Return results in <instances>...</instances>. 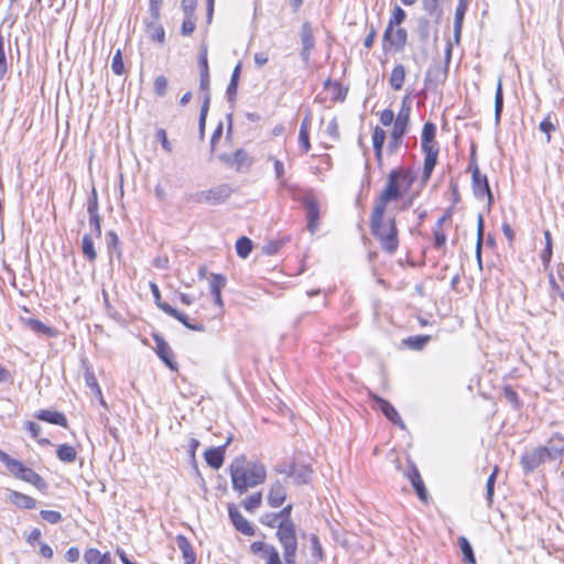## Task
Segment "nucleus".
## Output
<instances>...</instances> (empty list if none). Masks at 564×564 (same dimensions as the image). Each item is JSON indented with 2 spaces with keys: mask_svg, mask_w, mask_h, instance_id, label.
<instances>
[{
  "mask_svg": "<svg viewBox=\"0 0 564 564\" xmlns=\"http://www.w3.org/2000/svg\"><path fill=\"white\" fill-rule=\"evenodd\" d=\"M89 215V226L91 227L95 236L97 238L101 237V217L99 213L88 214Z\"/></svg>",
  "mask_w": 564,
  "mask_h": 564,
  "instance_id": "680f3d73",
  "label": "nucleus"
},
{
  "mask_svg": "<svg viewBox=\"0 0 564 564\" xmlns=\"http://www.w3.org/2000/svg\"><path fill=\"white\" fill-rule=\"evenodd\" d=\"M241 68L242 65L239 62L231 73L230 80L226 89V98L231 109H234L237 99V90L240 80Z\"/></svg>",
  "mask_w": 564,
  "mask_h": 564,
  "instance_id": "6ab92c4d",
  "label": "nucleus"
},
{
  "mask_svg": "<svg viewBox=\"0 0 564 564\" xmlns=\"http://www.w3.org/2000/svg\"><path fill=\"white\" fill-rule=\"evenodd\" d=\"M9 500L11 503L21 509L32 510L35 509L37 506L36 499L15 490L10 491Z\"/></svg>",
  "mask_w": 564,
  "mask_h": 564,
  "instance_id": "b1692460",
  "label": "nucleus"
},
{
  "mask_svg": "<svg viewBox=\"0 0 564 564\" xmlns=\"http://www.w3.org/2000/svg\"><path fill=\"white\" fill-rule=\"evenodd\" d=\"M282 550L285 564H296L299 539L295 523H283L275 532Z\"/></svg>",
  "mask_w": 564,
  "mask_h": 564,
  "instance_id": "39448f33",
  "label": "nucleus"
},
{
  "mask_svg": "<svg viewBox=\"0 0 564 564\" xmlns=\"http://www.w3.org/2000/svg\"><path fill=\"white\" fill-rule=\"evenodd\" d=\"M260 522L268 528L279 530L280 520L275 512H267L262 514L260 518Z\"/></svg>",
  "mask_w": 564,
  "mask_h": 564,
  "instance_id": "13d9d810",
  "label": "nucleus"
},
{
  "mask_svg": "<svg viewBox=\"0 0 564 564\" xmlns=\"http://www.w3.org/2000/svg\"><path fill=\"white\" fill-rule=\"evenodd\" d=\"M169 80L164 75H160L154 79L153 89L154 94L159 97H164L167 93Z\"/></svg>",
  "mask_w": 564,
  "mask_h": 564,
  "instance_id": "6e6d98bb",
  "label": "nucleus"
},
{
  "mask_svg": "<svg viewBox=\"0 0 564 564\" xmlns=\"http://www.w3.org/2000/svg\"><path fill=\"white\" fill-rule=\"evenodd\" d=\"M84 561L86 564H113L109 552L101 554L100 551L95 547L85 551Z\"/></svg>",
  "mask_w": 564,
  "mask_h": 564,
  "instance_id": "393cba45",
  "label": "nucleus"
},
{
  "mask_svg": "<svg viewBox=\"0 0 564 564\" xmlns=\"http://www.w3.org/2000/svg\"><path fill=\"white\" fill-rule=\"evenodd\" d=\"M159 20L160 19L152 18L151 21L147 22V32L153 41L163 43L165 40V32Z\"/></svg>",
  "mask_w": 564,
  "mask_h": 564,
  "instance_id": "473e14b6",
  "label": "nucleus"
},
{
  "mask_svg": "<svg viewBox=\"0 0 564 564\" xmlns=\"http://www.w3.org/2000/svg\"><path fill=\"white\" fill-rule=\"evenodd\" d=\"M300 35L302 47H306V50H313L315 46V37L310 22H304L302 24Z\"/></svg>",
  "mask_w": 564,
  "mask_h": 564,
  "instance_id": "e433bc0d",
  "label": "nucleus"
},
{
  "mask_svg": "<svg viewBox=\"0 0 564 564\" xmlns=\"http://www.w3.org/2000/svg\"><path fill=\"white\" fill-rule=\"evenodd\" d=\"M430 31H431V23H430L429 19H426L424 17L419 18L415 32L419 36V40L422 43H426L429 41L430 34H431Z\"/></svg>",
  "mask_w": 564,
  "mask_h": 564,
  "instance_id": "c03bdc74",
  "label": "nucleus"
},
{
  "mask_svg": "<svg viewBox=\"0 0 564 564\" xmlns=\"http://www.w3.org/2000/svg\"><path fill=\"white\" fill-rule=\"evenodd\" d=\"M406 18L405 11L399 7L398 4L394 7L392 15L390 17L388 21V30L390 31V28L400 26L404 22Z\"/></svg>",
  "mask_w": 564,
  "mask_h": 564,
  "instance_id": "8fccbe9b",
  "label": "nucleus"
},
{
  "mask_svg": "<svg viewBox=\"0 0 564 564\" xmlns=\"http://www.w3.org/2000/svg\"><path fill=\"white\" fill-rule=\"evenodd\" d=\"M423 10L432 18L435 24H440L443 19V7L441 0H422Z\"/></svg>",
  "mask_w": 564,
  "mask_h": 564,
  "instance_id": "cd10ccee",
  "label": "nucleus"
},
{
  "mask_svg": "<svg viewBox=\"0 0 564 564\" xmlns=\"http://www.w3.org/2000/svg\"><path fill=\"white\" fill-rule=\"evenodd\" d=\"M0 460L7 466L8 470L19 479L34 486L39 491L47 494L48 484L45 479L32 468L24 466L20 460L12 458L6 452L0 449Z\"/></svg>",
  "mask_w": 564,
  "mask_h": 564,
  "instance_id": "7ed1b4c3",
  "label": "nucleus"
},
{
  "mask_svg": "<svg viewBox=\"0 0 564 564\" xmlns=\"http://www.w3.org/2000/svg\"><path fill=\"white\" fill-rule=\"evenodd\" d=\"M505 399L512 405L514 410H519L522 406V402L518 393L512 389L511 386H506L502 390Z\"/></svg>",
  "mask_w": 564,
  "mask_h": 564,
  "instance_id": "603ef678",
  "label": "nucleus"
},
{
  "mask_svg": "<svg viewBox=\"0 0 564 564\" xmlns=\"http://www.w3.org/2000/svg\"><path fill=\"white\" fill-rule=\"evenodd\" d=\"M421 149L424 153V166L422 181L426 182L430 180L436 164L440 153V145L437 142L421 141Z\"/></svg>",
  "mask_w": 564,
  "mask_h": 564,
  "instance_id": "9d476101",
  "label": "nucleus"
},
{
  "mask_svg": "<svg viewBox=\"0 0 564 564\" xmlns=\"http://www.w3.org/2000/svg\"><path fill=\"white\" fill-rule=\"evenodd\" d=\"M333 90V100L344 101L348 94V88L344 87L340 83H335Z\"/></svg>",
  "mask_w": 564,
  "mask_h": 564,
  "instance_id": "774afa93",
  "label": "nucleus"
},
{
  "mask_svg": "<svg viewBox=\"0 0 564 564\" xmlns=\"http://www.w3.org/2000/svg\"><path fill=\"white\" fill-rule=\"evenodd\" d=\"M226 284H227V278L224 274H219V273L210 274V281H209L210 293L221 292V290L226 286Z\"/></svg>",
  "mask_w": 564,
  "mask_h": 564,
  "instance_id": "09e8293b",
  "label": "nucleus"
},
{
  "mask_svg": "<svg viewBox=\"0 0 564 564\" xmlns=\"http://www.w3.org/2000/svg\"><path fill=\"white\" fill-rule=\"evenodd\" d=\"M98 194L95 187H93L90 195L87 199V213L94 214L99 213Z\"/></svg>",
  "mask_w": 564,
  "mask_h": 564,
  "instance_id": "338daca9",
  "label": "nucleus"
},
{
  "mask_svg": "<svg viewBox=\"0 0 564 564\" xmlns=\"http://www.w3.org/2000/svg\"><path fill=\"white\" fill-rule=\"evenodd\" d=\"M546 457H553L552 451L546 446H539L531 452L524 453L520 458L521 467L525 475L533 473L544 463Z\"/></svg>",
  "mask_w": 564,
  "mask_h": 564,
  "instance_id": "6e6552de",
  "label": "nucleus"
},
{
  "mask_svg": "<svg viewBox=\"0 0 564 564\" xmlns=\"http://www.w3.org/2000/svg\"><path fill=\"white\" fill-rule=\"evenodd\" d=\"M499 474V467L495 466L491 474L489 475L487 482H486V500L488 507H491L494 502V495H495V484L497 480Z\"/></svg>",
  "mask_w": 564,
  "mask_h": 564,
  "instance_id": "79ce46f5",
  "label": "nucleus"
},
{
  "mask_svg": "<svg viewBox=\"0 0 564 564\" xmlns=\"http://www.w3.org/2000/svg\"><path fill=\"white\" fill-rule=\"evenodd\" d=\"M553 113H547L546 117L540 122L539 129L546 135V143L551 142V132L556 130V126L552 121Z\"/></svg>",
  "mask_w": 564,
  "mask_h": 564,
  "instance_id": "3c124183",
  "label": "nucleus"
},
{
  "mask_svg": "<svg viewBox=\"0 0 564 564\" xmlns=\"http://www.w3.org/2000/svg\"><path fill=\"white\" fill-rule=\"evenodd\" d=\"M369 397L373 401L375 406L379 409L391 423L400 426L401 429H405L404 422L400 417L398 411L388 400L372 392H369Z\"/></svg>",
  "mask_w": 564,
  "mask_h": 564,
  "instance_id": "9b49d317",
  "label": "nucleus"
},
{
  "mask_svg": "<svg viewBox=\"0 0 564 564\" xmlns=\"http://www.w3.org/2000/svg\"><path fill=\"white\" fill-rule=\"evenodd\" d=\"M235 169L237 172H248L253 164L252 158L243 149L234 152Z\"/></svg>",
  "mask_w": 564,
  "mask_h": 564,
  "instance_id": "c85d7f7f",
  "label": "nucleus"
},
{
  "mask_svg": "<svg viewBox=\"0 0 564 564\" xmlns=\"http://www.w3.org/2000/svg\"><path fill=\"white\" fill-rule=\"evenodd\" d=\"M386 139H387L386 131L382 128L377 126L372 132V147H373V151H375V158H376V161H377L379 167H381L382 163H383L382 149H383Z\"/></svg>",
  "mask_w": 564,
  "mask_h": 564,
  "instance_id": "5701e85b",
  "label": "nucleus"
},
{
  "mask_svg": "<svg viewBox=\"0 0 564 564\" xmlns=\"http://www.w3.org/2000/svg\"><path fill=\"white\" fill-rule=\"evenodd\" d=\"M208 110L209 109H208L207 101H206L205 105H202V107H200V112H199V118H198V135H199L200 140H204V137H205V126H206Z\"/></svg>",
  "mask_w": 564,
  "mask_h": 564,
  "instance_id": "052dcab7",
  "label": "nucleus"
},
{
  "mask_svg": "<svg viewBox=\"0 0 564 564\" xmlns=\"http://www.w3.org/2000/svg\"><path fill=\"white\" fill-rule=\"evenodd\" d=\"M502 110H503V91H502L501 78H499L497 89L495 93V123L497 126L500 123Z\"/></svg>",
  "mask_w": 564,
  "mask_h": 564,
  "instance_id": "4c0bfd02",
  "label": "nucleus"
},
{
  "mask_svg": "<svg viewBox=\"0 0 564 564\" xmlns=\"http://www.w3.org/2000/svg\"><path fill=\"white\" fill-rule=\"evenodd\" d=\"M199 90L203 93V104L207 101V106H210L212 94H210V75L199 74Z\"/></svg>",
  "mask_w": 564,
  "mask_h": 564,
  "instance_id": "a18cd8bd",
  "label": "nucleus"
},
{
  "mask_svg": "<svg viewBox=\"0 0 564 564\" xmlns=\"http://www.w3.org/2000/svg\"><path fill=\"white\" fill-rule=\"evenodd\" d=\"M163 312L175 319H177L180 323H182L186 328L195 332H205V325L202 323H192L188 318V316L176 308H174L171 305H166L163 307Z\"/></svg>",
  "mask_w": 564,
  "mask_h": 564,
  "instance_id": "aec40b11",
  "label": "nucleus"
},
{
  "mask_svg": "<svg viewBox=\"0 0 564 564\" xmlns=\"http://www.w3.org/2000/svg\"><path fill=\"white\" fill-rule=\"evenodd\" d=\"M56 456L61 462L70 464L76 460L77 452L72 445L62 444L56 449Z\"/></svg>",
  "mask_w": 564,
  "mask_h": 564,
  "instance_id": "c9c22d12",
  "label": "nucleus"
},
{
  "mask_svg": "<svg viewBox=\"0 0 564 564\" xmlns=\"http://www.w3.org/2000/svg\"><path fill=\"white\" fill-rule=\"evenodd\" d=\"M292 509L293 505L289 503L285 507H283L279 512H275L280 520V525H282L283 523H294V521L291 519Z\"/></svg>",
  "mask_w": 564,
  "mask_h": 564,
  "instance_id": "0e129e2a",
  "label": "nucleus"
},
{
  "mask_svg": "<svg viewBox=\"0 0 564 564\" xmlns=\"http://www.w3.org/2000/svg\"><path fill=\"white\" fill-rule=\"evenodd\" d=\"M83 367H84V369H85V371H84V379H85V383H86V386H87V387H88V388H89V389H90L95 394H97V395H99V397H100V403H101L102 405H105L106 403H105V401L102 400L101 389H100V387H99V384H98L97 378H96V376H95V373H94V370H93L91 366H90L87 361L83 360Z\"/></svg>",
  "mask_w": 564,
  "mask_h": 564,
  "instance_id": "a878e982",
  "label": "nucleus"
},
{
  "mask_svg": "<svg viewBox=\"0 0 564 564\" xmlns=\"http://www.w3.org/2000/svg\"><path fill=\"white\" fill-rule=\"evenodd\" d=\"M414 176L403 167L390 171L387 184L379 197L370 216V232L377 238L384 252L393 254L399 247L398 228L394 217L388 219V230L383 224L387 205L400 199L405 191L413 184Z\"/></svg>",
  "mask_w": 564,
  "mask_h": 564,
  "instance_id": "f257e3e1",
  "label": "nucleus"
},
{
  "mask_svg": "<svg viewBox=\"0 0 564 564\" xmlns=\"http://www.w3.org/2000/svg\"><path fill=\"white\" fill-rule=\"evenodd\" d=\"M232 489L240 495L265 481L267 468L262 463L247 465L246 455L236 457L229 465Z\"/></svg>",
  "mask_w": 564,
  "mask_h": 564,
  "instance_id": "f03ea898",
  "label": "nucleus"
},
{
  "mask_svg": "<svg viewBox=\"0 0 564 564\" xmlns=\"http://www.w3.org/2000/svg\"><path fill=\"white\" fill-rule=\"evenodd\" d=\"M155 138L167 153L173 152V147H172L171 142L169 141L166 131L164 129H162V128L158 129L155 132Z\"/></svg>",
  "mask_w": 564,
  "mask_h": 564,
  "instance_id": "e2e57ef3",
  "label": "nucleus"
},
{
  "mask_svg": "<svg viewBox=\"0 0 564 564\" xmlns=\"http://www.w3.org/2000/svg\"><path fill=\"white\" fill-rule=\"evenodd\" d=\"M232 436H228L224 445L217 447H210L205 451L204 458L208 466L213 469H219L225 460L226 447L231 443Z\"/></svg>",
  "mask_w": 564,
  "mask_h": 564,
  "instance_id": "dca6fc26",
  "label": "nucleus"
},
{
  "mask_svg": "<svg viewBox=\"0 0 564 564\" xmlns=\"http://www.w3.org/2000/svg\"><path fill=\"white\" fill-rule=\"evenodd\" d=\"M262 503V492H254L242 501V507L248 512L256 511Z\"/></svg>",
  "mask_w": 564,
  "mask_h": 564,
  "instance_id": "de8ad7c7",
  "label": "nucleus"
},
{
  "mask_svg": "<svg viewBox=\"0 0 564 564\" xmlns=\"http://www.w3.org/2000/svg\"><path fill=\"white\" fill-rule=\"evenodd\" d=\"M430 335H415L405 338L403 343L413 350H421L427 345V343H430Z\"/></svg>",
  "mask_w": 564,
  "mask_h": 564,
  "instance_id": "a19ab883",
  "label": "nucleus"
},
{
  "mask_svg": "<svg viewBox=\"0 0 564 564\" xmlns=\"http://www.w3.org/2000/svg\"><path fill=\"white\" fill-rule=\"evenodd\" d=\"M457 542L463 554V561L466 564H476L474 550L468 539L466 536H459Z\"/></svg>",
  "mask_w": 564,
  "mask_h": 564,
  "instance_id": "f704fd0d",
  "label": "nucleus"
},
{
  "mask_svg": "<svg viewBox=\"0 0 564 564\" xmlns=\"http://www.w3.org/2000/svg\"><path fill=\"white\" fill-rule=\"evenodd\" d=\"M252 241L248 237L242 236L236 241V252L242 259L248 258L252 251Z\"/></svg>",
  "mask_w": 564,
  "mask_h": 564,
  "instance_id": "49530a36",
  "label": "nucleus"
},
{
  "mask_svg": "<svg viewBox=\"0 0 564 564\" xmlns=\"http://www.w3.org/2000/svg\"><path fill=\"white\" fill-rule=\"evenodd\" d=\"M250 551L253 554H258L260 552H263L267 557L271 555V552H275L276 547L272 544L264 543L262 541H254L250 544Z\"/></svg>",
  "mask_w": 564,
  "mask_h": 564,
  "instance_id": "864d4df0",
  "label": "nucleus"
},
{
  "mask_svg": "<svg viewBox=\"0 0 564 564\" xmlns=\"http://www.w3.org/2000/svg\"><path fill=\"white\" fill-rule=\"evenodd\" d=\"M176 545L178 550L182 552L185 564L196 563V554L191 545V542L185 535L178 534L176 536Z\"/></svg>",
  "mask_w": 564,
  "mask_h": 564,
  "instance_id": "bb28decb",
  "label": "nucleus"
},
{
  "mask_svg": "<svg viewBox=\"0 0 564 564\" xmlns=\"http://www.w3.org/2000/svg\"><path fill=\"white\" fill-rule=\"evenodd\" d=\"M24 429L30 433L32 438H36L41 446L51 445V441L48 438H39V435L42 431V427L39 423L34 421H26L24 422Z\"/></svg>",
  "mask_w": 564,
  "mask_h": 564,
  "instance_id": "ea45409f",
  "label": "nucleus"
},
{
  "mask_svg": "<svg viewBox=\"0 0 564 564\" xmlns=\"http://www.w3.org/2000/svg\"><path fill=\"white\" fill-rule=\"evenodd\" d=\"M388 26L382 35V50L386 53L393 52L400 53L404 50V46L408 42V31L404 28H390V32H388Z\"/></svg>",
  "mask_w": 564,
  "mask_h": 564,
  "instance_id": "423d86ee",
  "label": "nucleus"
},
{
  "mask_svg": "<svg viewBox=\"0 0 564 564\" xmlns=\"http://www.w3.org/2000/svg\"><path fill=\"white\" fill-rule=\"evenodd\" d=\"M278 471L292 477L297 486L307 485L313 475V469L308 465L299 463H292L288 469H278Z\"/></svg>",
  "mask_w": 564,
  "mask_h": 564,
  "instance_id": "f8f14e48",
  "label": "nucleus"
},
{
  "mask_svg": "<svg viewBox=\"0 0 564 564\" xmlns=\"http://www.w3.org/2000/svg\"><path fill=\"white\" fill-rule=\"evenodd\" d=\"M34 417L43 422L67 427V419L65 414L58 411L39 410L34 413Z\"/></svg>",
  "mask_w": 564,
  "mask_h": 564,
  "instance_id": "412c9836",
  "label": "nucleus"
},
{
  "mask_svg": "<svg viewBox=\"0 0 564 564\" xmlns=\"http://www.w3.org/2000/svg\"><path fill=\"white\" fill-rule=\"evenodd\" d=\"M106 242L109 253H116L117 257L120 258L122 250L118 235L112 230L108 231L106 234Z\"/></svg>",
  "mask_w": 564,
  "mask_h": 564,
  "instance_id": "37998d69",
  "label": "nucleus"
},
{
  "mask_svg": "<svg viewBox=\"0 0 564 564\" xmlns=\"http://www.w3.org/2000/svg\"><path fill=\"white\" fill-rule=\"evenodd\" d=\"M311 122H312L311 115L307 113L301 122L300 132H299V142L305 153L311 150V142H310Z\"/></svg>",
  "mask_w": 564,
  "mask_h": 564,
  "instance_id": "c756f323",
  "label": "nucleus"
},
{
  "mask_svg": "<svg viewBox=\"0 0 564 564\" xmlns=\"http://www.w3.org/2000/svg\"><path fill=\"white\" fill-rule=\"evenodd\" d=\"M208 205H219L225 203L234 193L230 184L224 183L206 189Z\"/></svg>",
  "mask_w": 564,
  "mask_h": 564,
  "instance_id": "f3484780",
  "label": "nucleus"
},
{
  "mask_svg": "<svg viewBox=\"0 0 564 564\" xmlns=\"http://www.w3.org/2000/svg\"><path fill=\"white\" fill-rule=\"evenodd\" d=\"M436 126L435 123L431 121H426L423 124L422 133H421V141H427V142H436Z\"/></svg>",
  "mask_w": 564,
  "mask_h": 564,
  "instance_id": "5fc2aeb1",
  "label": "nucleus"
},
{
  "mask_svg": "<svg viewBox=\"0 0 564 564\" xmlns=\"http://www.w3.org/2000/svg\"><path fill=\"white\" fill-rule=\"evenodd\" d=\"M410 113H411V104L409 95H405L402 98L401 109L399 110L395 120L393 122V128L390 133V140L388 142L387 151L390 155L397 154L402 142L403 137L408 133L410 126Z\"/></svg>",
  "mask_w": 564,
  "mask_h": 564,
  "instance_id": "20e7f679",
  "label": "nucleus"
},
{
  "mask_svg": "<svg viewBox=\"0 0 564 564\" xmlns=\"http://www.w3.org/2000/svg\"><path fill=\"white\" fill-rule=\"evenodd\" d=\"M286 497L288 492L285 486L281 481L276 480L269 489L267 501L271 508H279L285 502Z\"/></svg>",
  "mask_w": 564,
  "mask_h": 564,
  "instance_id": "a211bd4d",
  "label": "nucleus"
},
{
  "mask_svg": "<svg viewBox=\"0 0 564 564\" xmlns=\"http://www.w3.org/2000/svg\"><path fill=\"white\" fill-rule=\"evenodd\" d=\"M153 340L156 344L155 352L163 364L171 370H177V362L174 359V352L169 343L160 334H153Z\"/></svg>",
  "mask_w": 564,
  "mask_h": 564,
  "instance_id": "ddd939ff",
  "label": "nucleus"
},
{
  "mask_svg": "<svg viewBox=\"0 0 564 564\" xmlns=\"http://www.w3.org/2000/svg\"><path fill=\"white\" fill-rule=\"evenodd\" d=\"M307 218V229L311 234H314L318 228L319 220V205L313 194H307L302 200Z\"/></svg>",
  "mask_w": 564,
  "mask_h": 564,
  "instance_id": "4468645a",
  "label": "nucleus"
},
{
  "mask_svg": "<svg viewBox=\"0 0 564 564\" xmlns=\"http://www.w3.org/2000/svg\"><path fill=\"white\" fill-rule=\"evenodd\" d=\"M447 65H442L441 62L432 63L425 74L424 86L425 89L434 93L438 91L441 86L446 82L448 76Z\"/></svg>",
  "mask_w": 564,
  "mask_h": 564,
  "instance_id": "0eeeda50",
  "label": "nucleus"
},
{
  "mask_svg": "<svg viewBox=\"0 0 564 564\" xmlns=\"http://www.w3.org/2000/svg\"><path fill=\"white\" fill-rule=\"evenodd\" d=\"M405 67L402 64H397L390 75L389 84L393 90H400L405 80Z\"/></svg>",
  "mask_w": 564,
  "mask_h": 564,
  "instance_id": "7c9ffc66",
  "label": "nucleus"
},
{
  "mask_svg": "<svg viewBox=\"0 0 564 564\" xmlns=\"http://www.w3.org/2000/svg\"><path fill=\"white\" fill-rule=\"evenodd\" d=\"M228 516L235 529L247 536L254 535L256 531L251 523L241 514L235 503H228Z\"/></svg>",
  "mask_w": 564,
  "mask_h": 564,
  "instance_id": "2eb2a0df",
  "label": "nucleus"
},
{
  "mask_svg": "<svg viewBox=\"0 0 564 564\" xmlns=\"http://www.w3.org/2000/svg\"><path fill=\"white\" fill-rule=\"evenodd\" d=\"M82 252L90 262H94L97 259V252L94 246L93 237L89 234H85L83 237Z\"/></svg>",
  "mask_w": 564,
  "mask_h": 564,
  "instance_id": "58836bf2",
  "label": "nucleus"
},
{
  "mask_svg": "<svg viewBox=\"0 0 564 564\" xmlns=\"http://www.w3.org/2000/svg\"><path fill=\"white\" fill-rule=\"evenodd\" d=\"M471 171V186L474 195L477 199L488 198V205L490 206L494 202V195L489 186L488 178L485 174L480 173L477 164L469 165Z\"/></svg>",
  "mask_w": 564,
  "mask_h": 564,
  "instance_id": "1a4fd4ad",
  "label": "nucleus"
},
{
  "mask_svg": "<svg viewBox=\"0 0 564 564\" xmlns=\"http://www.w3.org/2000/svg\"><path fill=\"white\" fill-rule=\"evenodd\" d=\"M543 236L545 239V248L541 252L540 259H541V262H542L544 269H547V267L550 265V262L552 260V256H553V240H552L551 231L549 229H545L543 231Z\"/></svg>",
  "mask_w": 564,
  "mask_h": 564,
  "instance_id": "72a5a7b5",
  "label": "nucleus"
},
{
  "mask_svg": "<svg viewBox=\"0 0 564 564\" xmlns=\"http://www.w3.org/2000/svg\"><path fill=\"white\" fill-rule=\"evenodd\" d=\"M406 477L411 481L417 497L425 501L427 499V491L424 486V482L421 478L419 469L415 467V465H411L410 468L406 471Z\"/></svg>",
  "mask_w": 564,
  "mask_h": 564,
  "instance_id": "4be33fe9",
  "label": "nucleus"
},
{
  "mask_svg": "<svg viewBox=\"0 0 564 564\" xmlns=\"http://www.w3.org/2000/svg\"><path fill=\"white\" fill-rule=\"evenodd\" d=\"M111 69L116 75H122L124 73V64L120 48L116 51L112 57Z\"/></svg>",
  "mask_w": 564,
  "mask_h": 564,
  "instance_id": "4d7b16f0",
  "label": "nucleus"
},
{
  "mask_svg": "<svg viewBox=\"0 0 564 564\" xmlns=\"http://www.w3.org/2000/svg\"><path fill=\"white\" fill-rule=\"evenodd\" d=\"M310 541H311L313 556L317 557L318 560H323L324 552H323V547H322L318 536L316 534H312L310 536Z\"/></svg>",
  "mask_w": 564,
  "mask_h": 564,
  "instance_id": "69168bd1",
  "label": "nucleus"
},
{
  "mask_svg": "<svg viewBox=\"0 0 564 564\" xmlns=\"http://www.w3.org/2000/svg\"><path fill=\"white\" fill-rule=\"evenodd\" d=\"M25 325L35 334H41L46 337H54L56 336V330L44 323H42L40 319L35 318H28L25 321Z\"/></svg>",
  "mask_w": 564,
  "mask_h": 564,
  "instance_id": "2f4dec72",
  "label": "nucleus"
},
{
  "mask_svg": "<svg viewBox=\"0 0 564 564\" xmlns=\"http://www.w3.org/2000/svg\"><path fill=\"white\" fill-rule=\"evenodd\" d=\"M40 516L43 520L51 524H57L63 521L62 513L54 510H41Z\"/></svg>",
  "mask_w": 564,
  "mask_h": 564,
  "instance_id": "bf43d9fd",
  "label": "nucleus"
}]
</instances>
